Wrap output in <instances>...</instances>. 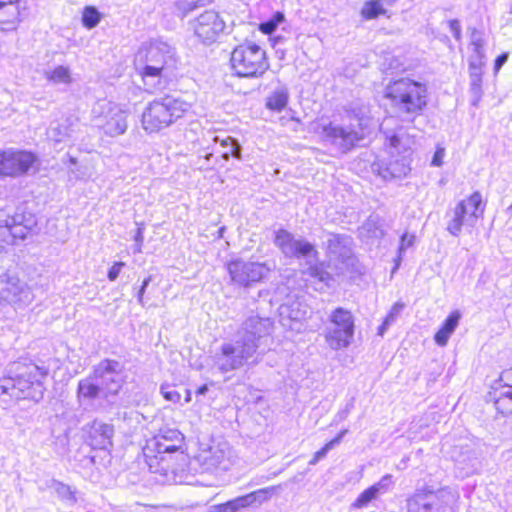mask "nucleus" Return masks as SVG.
Instances as JSON below:
<instances>
[{
	"label": "nucleus",
	"mask_w": 512,
	"mask_h": 512,
	"mask_svg": "<svg viewBox=\"0 0 512 512\" xmlns=\"http://www.w3.org/2000/svg\"><path fill=\"white\" fill-rule=\"evenodd\" d=\"M183 445V434L177 429L167 428L160 430L143 448L150 471L163 476L164 483H197L195 476L189 472V457L184 453Z\"/></svg>",
	"instance_id": "1"
},
{
	"label": "nucleus",
	"mask_w": 512,
	"mask_h": 512,
	"mask_svg": "<svg viewBox=\"0 0 512 512\" xmlns=\"http://www.w3.org/2000/svg\"><path fill=\"white\" fill-rule=\"evenodd\" d=\"M176 64L174 47L161 39L142 44L135 55V68L141 75L145 91L149 93L165 88Z\"/></svg>",
	"instance_id": "2"
},
{
	"label": "nucleus",
	"mask_w": 512,
	"mask_h": 512,
	"mask_svg": "<svg viewBox=\"0 0 512 512\" xmlns=\"http://www.w3.org/2000/svg\"><path fill=\"white\" fill-rule=\"evenodd\" d=\"M47 370L35 364H13L6 375L0 377V397L10 400L40 402L46 390L44 379Z\"/></svg>",
	"instance_id": "3"
},
{
	"label": "nucleus",
	"mask_w": 512,
	"mask_h": 512,
	"mask_svg": "<svg viewBox=\"0 0 512 512\" xmlns=\"http://www.w3.org/2000/svg\"><path fill=\"white\" fill-rule=\"evenodd\" d=\"M383 97L413 117L421 116L429 104L427 84L407 76L389 80Z\"/></svg>",
	"instance_id": "4"
},
{
	"label": "nucleus",
	"mask_w": 512,
	"mask_h": 512,
	"mask_svg": "<svg viewBox=\"0 0 512 512\" xmlns=\"http://www.w3.org/2000/svg\"><path fill=\"white\" fill-rule=\"evenodd\" d=\"M229 65L236 76L249 79L262 77L270 68L264 46L251 41H244L233 48Z\"/></svg>",
	"instance_id": "5"
},
{
	"label": "nucleus",
	"mask_w": 512,
	"mask_h": 512,
	"mask_svg": "<svg viewBox=\"0 0 512 512\" xmlns=\"http://www.w3.org/2000/svg\"><path fill=\"white\" fill-rule=\"evenodd\" d=\"M189 108V103L172 96L156 99L143 111L142 127L148 133L159 132L181 118Z\"/></svg>",
	"instance_id": "6"
},
{
	"label": "nucleus",
	"mask_w": 512,
	"mask_h": 512,
	"mask_svg": "<svg viewBox=\"0 0 512 512\" xmlns=\"http://www.w3.org/2000/svg\"><path fill=\"white\" fill-rule=\"evenodd\" d=\"M128 116L127 108L105 99L97 101L92 108L95 125L110 137L123 135L127 131Z\"/></svg>",
	"instance_id": "7"
},
{
	"label": "nucleus",
	"mask_w": 512,
	"mask_h": 512,
	"mask_svg": "<svg viewBox=\"0 0 512 512\" xmlns=\"http://www.w3.org/2000/svg\"><path fill=\"white\" fill-rule=\"evenodd\" d=\"M355 323L352 313L342 307L333 310L329 316L326 342L333 350L349 346L354 337Z\"/></svg>",
	"instance_id": "8"
},
{
	"label": "nucleus",
	"mask_w": 512,
	"mask_h": 512,
	"mask_svg": "<svg viewBox=\"0 0 512 512\" xmlns=\"http://www.w3.org/2000/svg\"><path fill=\"white\" fill-rule=\"evenodd\" d=\"M93 374L102 388L111 395L119 392L126 379L124 364L113 359L102 360L94 367Z\"/></svg>",
	"instance_id": "9"
},
{
	"label": "nucleus",
	"mask_w": 512,
	"mask_h": 512,
	"mask_svg": "<svg viewBox=\"0 0 512 512\" xmlns=\"http://www.w3.org/2000/svg\"><path fill=\"white\" fill-rule=\"evenodd\" d=\"M291 258H296L305 263L306 269L303 271L305 274L325 284L327 287L330 286V281L333 280V277L319 263V253L313 244L303 239L302 242L298 243L295 255H292Z\"/></svg>",
	"instance_id": "10"
},
{
	"label": "nucleus",
	"mask_w": 512,
	"mask_h": 512,
	"mask_svg": "<svg viewBox=\"0 0 512 512\" xmlns=\"http://www.w3.org/2000/svg\"><path fill=\"white\" fill-rule=\"evenodd\" d=\"M36 160V156L28 151L14 149L0 151V176H21L29 171Z\"/></svg>",
	"instance_id": "11"
},
{
	"label": "nucleus",
	"mask_w": 512,
	"mask_h": 512,
	"mask_svg": "<svg viewBox=\"0 0 512 512\" xmlns=\"http://www.w3.org/2000/svg\"><path fill=\"white\" fill-rule=\"evenodd\" d=\"M0 298L21 308L33 301L34 294L30 287L19 278L5 274L0 279Z\"/></svg>",
	"instance_id": "12"
},
{
	"label": "nucleus",
	"mask_w": 512,
	"mask_h": 512,
	"mask_svg": "<svg viewBox=\"0 0 512 512\" xmlns=\"http://www.w3.org/2000/svg\"><path fill=\"white\" fill-rule=\"evenodd\" d=\"M486 199L480 191L472 192L454 208V221L457 224H473L483 219Z\"/></svg>",
	"instance_id": "13"
},
{
	"label": "nucleus",
	"mask_w": 512,
	"mask_h": 512,
	"mask_svg": "<svg viewBox=\"0 0 512 512\" xmlns=\"http://www.w3.org/2000/svg\"><path fill=\"white\" fill-rule=\"evenodd\" d=\"M231 280L241 286L259 282L268 273L269 268L258 262L235 261L228 265Z\"/></svg>",
	"instance_id": "14"
},
{
	"label": "nucleus",
	"mask_w": 512,
	"mask_h": 512,
	"mask_svg": "<svg viewBox=\"0 0 512 512\" xmlns=\"http://www.w3.org/2000/svg\"><path fill=\"white\" fill-rule=\"evenodd\" d=\"M191 26L203 43H212L224 30V21L217 12L208 10L192 21Z\"/></svg>",
	"instance_id": "15"
},
{
	"label": "nucleus",
	"mask_w": 512,
	"mask_h": 512,
	"mask_svg": "<svg viewBox=\"0 0 512 512\" xmlns=\"http://www.w3.org/2000/svg\"><path fill=\"white\" fill-rule=\"evenodd\" d=\"M258 347L257 343H253L252 338H245L241 334H237L236 339L229 345H226V367L237 369L251 358Z\"/></svg>",
	"instance_id": "16"
},
{
	"label": "nucleus",
	"mask_w": 512,
	"mask_h": 512,
	"mask_svg": "<svg viewBox=\"0 0 512 512\" xmlns=\"http://www.w3.org/2000/svg\"><path fill=\"white\" fill-rule=\"evenodd\" d=\"M322 138L332 144H339L343 152H348L364 138V134L329 123L322 127Z\"/></svg>",
	"instance_id": "17"
},
{
	"label": "nucleus",
	"mask_w": 512,
	"mask_h": 512,
	"mask_svg": "<svg viewBox=\"0 0 512 512\" xmlns=\"http://www.w3.org/2000/svg\"><path fill=\"white\" fill-rule=\"evenodd\" d=\"M113 435L112 424L94 420L89 427L87 441L94 449H107L112 445Z\"/></svg>",
	"instance_id": "18"
},
{
	"label": "nucleus",
	"mask_w": 512,
	"mask_h": 512,
	"mask_svg": "<svg viewBox=\"0 0 512 512\" xmlns=\"http://www.w3.org/2000/svg\"><path fill=\"white\" fill-rule=\"evenodd\" d=\"M22 9H25L23 0H0V29H14L20 20Z\"/></svg>",
	"instance_id": "19"
},
{
	"label": "nucleus",
	"mask_w": 512,
	"mask_h": 512,
	"mask_svg": "<svg viewBox=\"0 0 512 512\" xmlns=\"http://www.w3.org/2000/svg\"><path fill=\"white\" fill-rule=\"evenodd\" d=\"M407 512H440L434 495L426 488L417 489L406 501Z\"/></svg>",
	"instance_id": "20"
},
{
	"label": "nucleus",
	"mask_w": 512,
	"mask_h": 512,
	"mask_svg": "<svg viewBox=\"0 0 512 512\" xmlns=\"http://www.w3.org/2000/svg\"><path fill=\"white\" fill-rule=\"evenodd\" d=\"M392 484V475H384L377 483L365 489L357 497L352 506L358 509L368 506L371 501L376 500L380 495L387 493Z\"/></svg>",
	"instance_id": "21"
},
{
	"label": "nucleus",
	"mask_w": 512,
	"mask_h": 512,
	"mask_svg": "<svg viewBox=\"0 0 512 512\" xmlns=\"http://www.w3.org/2000/svg\"><path fill=\"white\" fill-rule=\"evenodd\" d=\"M271 328L272 322L268 318L253 316L245 321L243 329L238 333L247 339L252 338L253 343H257L263 336L270 333Z\"/></svg>",
	"instance_id": "22"
},
{
	"label": "nucleus",
	"mask_w": 512,
	"mask_h": 512,
	"mask_svg": "<svg viewBox=\"0 0 512 512\" xmlns=\"http://www.w3.org/2000/svg\"><path fill=\"white\" fill-rule=\"evenodd\" d=\"M101 391V385L93 373L81 379L77 386V398L80 405L89 406L93 400L99 397Z\"/></svg>",
	"instance_id": "23"
},
{
	"label": "nucleus",
	"mask_w": 512,
	"mask_h": 512,
	"mask_svg": "<svg viewBox=\"0 0 512 512\" xmlns=\"http://www.w3.org/2000/svg\"><path fill=\"white\" fill-rule=\"evenodd\" d=\"M325 243L330 255L343 259L350 257L351 237L344 234H329Z\"/></svg>",
	"instance_id": "24"
},
{
	"label": "nucleus",
	"mask_w": 512,
	"mask_h": 512,
	"mask_svg": "<svg viewBox=\"0 0 512 512\" xmlns=\"http://www.w3.org/2000/svg\"><path fill=\"white\" fill-rule=\"evenodd\" d=\"M304 238L296 237L285 229H279L275 235V244L286 257L295 255L298 243Z\"/></svg>",
	"instance_id": "25"
},
{
	"label": "nucleus",
	"mask_w": 512,
	"mask_h": 512,
	"mask_svg": "<svg viewBox=\"0 0 512 512\" xmlns=\"http://www.w3.org/2000/svg\"><path fill=\"white\" fill-rule=\"evenodd\" d=\"M461 314L459 311H453L443 322L441 328L436 332L434 336L435 342L439 346H445L448 342L449 337L455 331L458 326Z\"/></svg>",
	"instance_id": "26"
},
{
	"label": "nucleus",
	"mask_w": 512,
	"mask_h": 512,
	"mask_svg": "<svg viewBox=\"0 0 512 512\" xmlns=\"http://www.w3.org/2000/svg\"><path fill=\"white\" fill-rule=\"evenodd\" d=\"M72 132V120L70 118H65L52 122L48 129L47 135L49 139L59 143L65 141L67 138H70Z\"/></svg>",
	"instance_id": "27"
},
{
	"label": "nucleus",
	"mask_w": 512,
	"mask_h": 512,
	"mask_svg": "<svg viewBox=\"0 0 512 512\" xmlns=\"http://www.w3.org/2000/svg\"><path fill=\"white\" fill-rule=\"evenodd\" d=\"M45 79L53 85L69 86L73 82L72 73L68 66L58 65L44 72Z\"/></svg>",
	"instance_id": "28"
},
{
	"label": "nucleus",
	"mask_w": 512,
	"mask_h": 512,
	"mask_svg": "<svg viewBox=\"0 0 512 512\" xmlns=\"http://www.w3.org/2000/svg\"><path fill=\"white\" fill-rule=\"evenodd\" d=\"M289 102V92L287 88H279L271 92L266 100L265 107L272 112L283 111Z\"/></svg>",
	"instance_id": "29"
},
{
	"label": "nucleus",
	"mask_w": 512,
	"mask_h": 512,
	"mask_svg": "<svg viewBox=\"0 0 512 512\" xmlns=\"http://www.w3.org/2000/svg\"><path fill=\"white\" fill-rule=\"evenodd\" d=\"M395 0H386L388 4H392ZM385 0H367L363 3L360 10V16L363 20H373L380 16L386 15V9L383 6Z\"/></svg>",
	"instance_id": "30"
},
{
	"label": "nucleus",
	"mask_w": 512,
	"mask_h": 512,
	"mask_svg": "<svg viewBox=\"0 0 512 512\" xmlns=\"http://www.w3.org/2000/svg\"><path fill=\"white\" fill-rule=\"evenodd\" d=\"M453 458L461 469L471 470L475 467L477 461L476 452L468 446L457 447L454 450ZM470 471H467L469 473Z\"/></svg>",
	"instance_id": "31"
},
{
	"label": "nucleus",
	"mask_w": 512,
	"mask_h": 512,
	"mask_svg": "<svg viewBox=\"0 0 512 512\" xmlns=\"http://www.w3.org/2000/svg\"><path fill=\"white\" fill-rule=\"evenodd\" d=\"M426 490H430L434 495V501L440 506V510L443 506L455 500V493L450 487H442L435 490L432 486H425Z\"/></svg>",
	"instance_id": "32"
},
{
	"label": "nucleus",
	"mask_w": 512,
	"mask_h": 512,
	"mask_svg": "<svg viewBox=\"0 0 512 512\" xmlns=\"http://www.w3.org/2000/svg\"><path fill=\"white\" fill-rule=\"evenodd\" d=\"M102 19V14L94 6H86L82 12V24L87 29L95 28Z\"/></svg>",
	"instance_id": "33"
},
{
	"label": "nucleus",
	"mask_w": 512,
	"mask_h": 512,
	"mask_svg": "<svg viewBox=\"0 0 512 512\" xmlns=\"http://www.w3.org/2000/svg\"><path fill=\"white\" fill-rule=\"evenodd\" d=\"M4 228L7 233L12 237L10 243L12 245L18 244V240H25L27 234L30 233L32 226H0Z\"/></svg>",
	"instance_id": "34"
},
{
	"label": "nucleus",
	"mask_w": 512,
	"mask_h": 512,
	"mask_svg": "<svg viewBox=\"0 0 512 512\" xmlns=\"http://www.w3.org/2000/svg\"><path fill=\"white\" fill-rule=\"evenodd\" d=\"M284 21V14L276 12L269 20L261 22L258 25V30L265 35L272 34L277 26Z\"/></svg>",
	"instance_id": "35"
},
{
	"label": "nucleus",
	"mask_w": 512,
	"mask_h": 512,
	"mask_svg": "<svg viewBox=\"0 0 512 512\" xmlns=\"http://www.w3.org/2000/svg\"><path fill=\"white\" fill-rule=\"evenodd\" d=\"M414 242L415 235H410L407 232H404L401 235L400 245L398 248V256L395 259V266L392 270V273H394L399 268L404 252L406 251L407 248L411 247L414 244Z\"/></svg>",
	"instance_id": "36"
},
{
	"label": "nucleus",
	"mask_w": 512,
	"mask_h": 512,
	"mask_svg": "<svg viewBox=\"0 0 512 512\" xmlns=\"http://www.w3.org/2000/svg\"><path fill=\"white\" fill-rule=\"evenodd\" d=\"M347 432V429L342 430L334 439L330 440L320 450L315 452L314 455L316 456V458H318L319 461L324 459L330 450H332L334 447L340 444V442L342 441L343 437L347 434Z\"/></svg>",
	"instance_id": "37"
},
{
	"label": "nucleus",
	"mask_w": 512,
	"mask_h": 512,
	"mask_svg": "<svg viewBox=\"0 0 512 512\" xmlns=\"http://www.w3.org/2000/svg\"><path fill=\"white\" fill-rule=\"evenodd\" d=\"M251 498L250 496L244 495L237 497L233 500L226 501V512H237L241 509L247 508L251 505Z\"/></svg>",
	"instance_id": "38"
},
{
	"label": "nucleus",
	"mask_w": 512,
	"mask_h": 512,
	"mask_svg": "<svg viewBox=\"0 0 512 512\" xmlns=\"http://www.w3.org/2000/svg\"><path fill=\"white\" fill-rule=\"evenodd\" d=\"M207 0H178L176 7L182 12V16H186L189 12L195 8L206 5Z\"/></svg>",
	"instance_id": "39"
},
{
	"label": "nucleus",
	"mask_w": 512,
	"mask_h": 512,
	"mask_svg": "<svg viewBox=\"0 0 512 512\" xmlns=\"http://www.w3.org/2000/svg\"><path fill=\"white\" fill-rule=\"evenodd\" d=\"M160 393L166 401L172 403H178L181 399L180 393L174 389V385L169 383L161 384Z\"/></svg>",
	"instance_id": "40"
},
{
	"label": "nucleus",
	"mask_w": 512,
	"mask_h": 512,
	"mask_svg": "<svg viewBox=\"0 0 512 512\" xmlns=\"http://www.w3.org/2000/svg\"><path fill=\"white\" fill-rule=\"evenodd\" d=\"M494 404H495L496 410L500 414H502L504 416L512 414V400L494 396Z\"/></svg>",
	"instance_id": "41"
},
{
	"label": "nucleus",
	"mask_w": 512,
	"mask_h": 512,
	"mask_svg": "<svg viewBox=\"0 0 512 512\" xmlns=\"http://www.w3.org/2000/svg\"><path fill=\"white\" fill-rule=\"evenodd\" d=\"M271 490L272 488H265L249 493L248 496L252 497L251 505L255 502L262 503L263 501L267 500Z\"/></svg>",
	"instance_id": "42"
},
{
	"label": "nucleus",
	"mask_w": 512,
	"mask_h": 512,
	"mask_svg": "<svg viewBox=\"0 0 512 512\" xmlns=\"http://www.w3.org/2000/svg\"><path fill=\"white\" fill-rule=\"evenodd\" d=\"M354 407V400L351 399L347 404L346 406L344 407V409L340 410L336 415H335V418H334V423L338 424L342 421H344L350 414L351 410L353 409Z\"/></svg>",
	"instance_id": "43"
},
{
	"label": "nucleus",
	"mask_w": 512,
	"mask_h": 512,
	"mask_svg": "<svg viewBox=\"0 0 512 512\" xmlns=\"http://www.w3.org/2000/svg\"><path fill=\"white\" fill-rule=\"evenodd\" d=\"M495 385H501L503 388L512 387V369L504 370Z\"/></svg>",
	"instance_id": "44"
},
{
	"label": "nucleus",
	"mask_w": 512,
	"mask_h": 512,
	"mask_svg": "<svg viewBox=\"0 0 512 512\" xmlns=\"http://www.w3.org/2000/svg\"><path fill=\"white\" fill-rule=\"evenodd\" d=\"M124 266H125L124 262H121V261L115 262L110 267V269L108 270V273H107V278L109 279V281H115L118 278V276Z\"/></svg>",
	"instance_id": "45"
},
{
	"label": "nucleus",
	"mask_w": 512,
	"mask_h": 512,
	"mask_svg": "<svg viewBox=\"0 0 512 512\" xmlns=\"http://www.w3.org/2000/svg\"><path fill=\"white\" fill-rule=\"evenodd\" d=\"M152 280V276H148L146 277L143 281H142V284L141 286L139 287L138 291H137V294H136V297H137V301L138 303L141 305V306H144V294H145V291L149 285V283L151 282Z\"/></svg>",
	"instance_id": "46"
},
{
	"label": "nucleus",
	"mask_w": 512,
	"mask_h": 512,
	"mask_svg": "<svg viewBox=\"0 0 512 512\" xmlns=\"http://www.w3.org/2000/svg\"><path fill=\"white\" fill-rule=\"evenodd\" d=\"M493 389H494V396L512 400V387L503 388V386H501V385H495L493 387Z\"/></svg>",
	"instance_id": "47"
},
{
	"label": "nucleus",
	"mask_w": 512,
	"mask_h": 512,
	"mask_svg": "<svg viewBox=\"0 0 512 512\" xmlns=\"http://www.w3.org/2000/svg\"><path fill=\"white\" fill-rule=\"evenodd\" d=\"M291 319V320H298L301 318V313L299 310L295 311L294 309H290V306L288 305H281L280 306V315H285Z\"/></svg>",
	"instance_id": "48"
},
{
	"label": "nucleus",
	"mask_w": 512,
	"mask_h": 512,
	"mask_svg": "<svg viewBox=\"0 0 512 512\" xmlns=\"http://www.w3.org/2000/svg\"><path fill=\"white\" fill-rule=\"evenodd\" d=\"M444 155L445 149L443 147H437L433 154L431 164L437 167L441 166L443 164Z\"/></svg>",
	"instance_id": "49"
},
{
	"label": "nucleus",
	"mask_w": 512,
	"mask_h": 512,
	"mask_svg": "<svg viewBox=\"0 0 512 512\" xmlns=\"http://www.w3.org/2000/svg\"><path fill=\"white\" fill-rule=\"evenodd\" d=\"M134 240H135V244L133 246V252L139 253V252H141V246L143 243V231H142L141 226H138V228L136 229V232L134 235Z\"/></svg>",
	"instance_id": "50"
},
{
	"label": "nucleus",
	"mask_w": 512,
	"mask_h": 512,
	"mask_svg": "<svg viewBox=\"0 0 512 512\" xmlns=\"http://www.w3.org/2000/svg\"><path fill=\"white\" fill-rule=\"evenodd\" d=\"M448 27L452 32L455 39L459 40L461 38V25L457 19H452L448 21Z\"/></svg>",
	"instance_id": "51"
},
{
	"label": "nucleus",
	"mask_w": 512,
	"mask_h": 512,
	"mask_svg": "<svg viewBox=\"0 0 512 512\" xmlns=\"http://www.w3.org/2000/svg\"><path fill=\"white\" fill-rule=\"evenodd\" d=\"M404 308V304L402 303H396L393 305L391 311L387 315V322H393L396 318V316L401 312V310Z\"/></svg>",
	"instance_id": "52"
},
{
	"label": "nucleus",
	"mask_w": 512,
	"mask_h": 512,
	"mask_svg": "<svg viewBox=\"0 0 512 512\" xmlns=\"http://www.w3.org/2000/svg\"><path fill=\"white\" fill-rule=\"evenodd\" d=\"M508 59V53L504 52L496 57L494 61V73H498L501 69L502 65L507 61Z\"/></svg>",
	"instance_id": "53"
},
{
	"label": "nucleus",
	"mask_w": 512,
	"mask_h": 512,
	"mask_svg": "<svg viewBox=\"0 0 512 512\" xmlns=\"http://www.w3.org/2000/svg\"><path fill=\"white\" fill-rule=\"evenodd\" d=\"M211 387H214V383L203 384L196 390L197 395H205L210 392Z\"/></svg>",
	"instance_id": "54"
},
{
	"label": "nucleus",
	"mask_w": 512,
	"mask_h": 512,
	"mask_svg": "<svg viewBox=\"0 0 512 512\" xmlns=\"http://www.w3.org/2000/svg\"><path fill=\"white\" fill-rule=\"evenodd\" d=\"M462 226H447V230L450 234L457 236L461 232Z\"/></svg>",
	"instance_id": "55"
},
{
	"label": "nucleus",
	"mask_w": 512,
	"mask_h": 512,
	"mask_svg": "<svg viewBox=\"0 0 512 512\" xmlns=\"http://www.w3.org/2000/svg\"><path fill=\"white\" fill-rule=\"evenodd\" d=\"M390 323L391 322H387V318H385L384 322L378 328V334L383 335Z\"/></svg>",
	"instance_id": "56"
},
{
	"label": "nucleus",
	"mask_w": 512,
	"mask_h": 512,
	"mask_svg": "<svg viewBox=\"0 0 512 512\" xmlns=\"http://www.w3.org/2000/svg\"><path fill=\"white\" fill-rule=\"evenodd\" d=\"M220 455L216 456V462L220 464L224 458L222 450H219Z\"/></svg>",
	"instance_id": "57"
},
{
	"label": "nucleus",
	"mask_w": 512,
	"mask_h": 512,
	"mask_svg": "<svg viewBox=\"0 0 512 512\" xmlns=\"http://www.w3.org/2000/svg\"><path fill=\"white\" fill-rule=\"evenodd\" d=\"M318 462H319L318 458H316V456L313 455V457L309 461V465H316Z\"/></svg>",
	"instance_id": "58"
},
{
	"label": "nucleus",
	"mask_w": 512,
	"mask_h": 512,
	"mask_svg": "<svg viewBox=\"0 0 512 512\" xmlns=\"http://www.w3.org/2000/svg\"><path fill=\"white\" fill-rule=\"evenodd\" d=\"M190 401H191V391L190 390H186L185 402L188 403Z\"/></svg>",
	"instance_id": "59"
},
{
	"label": "nucleus",
	"mask_w": 512,
	"mask_h": 512,
	"mask_svg": "<svg viewBox=\"0 0 512 512\" xmlns=\"http://www.w3.org/2000/svg\"><path fill=\"white\" fill-rule=\"evenodd\" d=\"M224 234H225L224 226H220L219 230H218L219 237H224Z\"/></svg>",
	"instance_id": "60"
},
{
	"label": "nucleus",
	"mask_w": 512,
	"mask_h": 512,
	"mask_svg": "<svg viewBox=\"0 0 512 512\" xmlns=\"http://www.w3.org/2000/svg\"><path fill=\"white\" fill-rule=\"evenodd\" d=\"M217 508H218V511H219V512L224 511V504H219V505L217 506Z\"/></svg>",
	"instance_id": "61"
},
{
	"label": "nucleus",
	"mask_w": 512,
	"mask_h": 512,
	"mask_svg": "<svg viewBox=\"0 0 512 512\" xmlns=\"http://www.w3.org/2000/svg\"><path fill=\"white\" fill-rule=\"evenodd\" d=\"M231 453H232L231 449L226 448V456L227 455L231 456ZM228 460H230V457H228Z\"/></svg>",
	"instance_id": "62"
},
{
	"label": "nucleus",
	"mask_w": 512,
	"mask_h": 512,
	"mask_svg": "<svg viewBox=\"0 0 512 512\" xmlns=\"http://www.w3.org/2000/svg\"><path fill=\"white\" fill-rule=\"evenodd\" d=\"M219 349L224 353V343L219 346Z\"/></svg>",
	"instance_id": "63"
},
{
	"label": "nucleus",
	"mask_w": 512,
	"mask_h": 512,
	"mask_svg": "<svg viewBox=\"0 0 512 512\" xmlns=\"http://www.w3.org/2000/svg\"><path fill=\"white\" fill-rule=\"evenodd\" d=\"M12 224L17 225V224H22V223L18 222L16 219H14Z\"/></svg>",
	"instance_id": "64"
}]
</instances>
